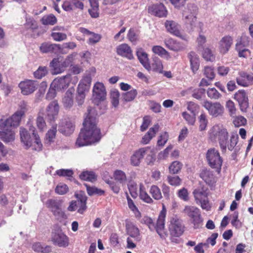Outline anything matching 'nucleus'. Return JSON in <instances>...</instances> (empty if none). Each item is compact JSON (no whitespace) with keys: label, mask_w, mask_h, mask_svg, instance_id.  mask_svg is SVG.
Instances as JSON below:
<instances>
[{"label":"nucleus","mask_w":253,"mask_h":253,"mask_svg":"<svg viewBox=\"0 0 253 253\" xmlns=\"http://www.w3.org/2000/svg\"><path fill=\"white\" fill-rule=\"evenodd\" d=\"M69 85V80L66 75L55 78L51 84V87L58 91L64 90Z\"/></svg>","instance_id":"21"},{"label":"nucleus","mask_w":253,"mask_h":253,"mask_svg":"<svg viewBox=\"0 0 253 253\" xmlns=\"http://www.w3.org/2000/svg\"><path fill=\"white\" fill-rule=\"evenodd\" d=\"M137 94V91L135 89H131L130 91L123 93V100L126 102H130L133 100Z\"/></svg>","instance_id":"46"},{"label":"nucleus","mask_w":253,"mask_h":253,"mask_svg":"<svg viewBox=\"0 0 253 253\" xmlns=\"http://www.w3.org/2000/svg\"><path fill=\"white\" fill-rule=\"evenodd\" d=\"M61 49V45L59 44H51L47 42L43 43L40 46V50L42 53L56 52Z\"/></svg>","instance_id":"32"},{"label":"nucleus","mask_w":253,"mask_h":253,"mask_svg":"<svg viewBox=\"0 0 253 253\" xmlns=\"http://www.w3.org/2000/svg\"><path fill=\"white\" fill-rule=\"evenodd\" d=\"M152 51L156 54L163 56L168 55V52L163 47L159 45H155L152 47Z\"/></svg>","instance_id":"56"},{"label":"nucleus","mask_w":253,"mask_h":253,"mask_svg":"<svg viewBox=\"0 0 253 253\" xmlns=\"http://www.w3.org/2000/svg\"><path fill=\"white\" fill-rule=\"evenodd\" d=\"M233 123L236 127H239L245 126L247 123V120L244 117L239 116L234 118Z\"/></svg>","instance_id":"59"},{"label":"nucleus","mask_w":253,"mask_h":253,"mask_svg":"<svg viewBox=\"0 0 253 253\" xmlns=\"http://www.w3.org/2000/svg\"><path fill=\"white\" fill-rule=\"evenodd\" d=\"M114 176L117 181L120 183H124L126 180V176L124 172L120 170H116L114 174Z\"/></svg>","instance_id":"52"},{"label":"nucleus","mask_w":253,"mask_h":253,"mask_svg":"<svg viewBox=\"0 0 253 253\" xmlns=\"http://www.w3.org/2000/svg\"><path fill=\"white\" fill-rule=\"evenodd\" d=\"M163 69V66L162 61L158 57L153 58L152 63L150 64V68L146 69L148 71H153L157 73H162Z\"/></svg>","instance_id":"38"},{"label":"nucleus","mask_w":253,"mask_h":253,"mask_svg":"<svg viewBox=\"0 0 253 253\" xmlns=\"http://www.w3.org/2000/svg\"><path fill=\"white\" fill-rule=\"evenodd\" d=\"M57 131L56 126H53L46 133L45 142L50 144L54 141Z\"/></svg>","instance_id":"41"},{"label":"nucleus","mask_w":253,"mask_h":253,"mask_svg":"<svg viewBox=\"0 0 253 253\" xmlns=\"http://www.w3.org/2000/svg\"><path fill=\"white\" fill-rule=\"evenodd\" d=\"M30 130L32 132L33 135L31 136L28 131L24 128H20V135L21 142L26 149L32 147L36 151H40L42 145L40 137L35 133V128L32 126Z\"/></svg>","instance_id":"3"},{"label":"nucleus","mask_w":253,"mask_h":253,"mask_svg":"<svg viewBox=\"0 0 253 253\" xmlns=\"http://www.w3.org/2000/svg\"><path fill=\"white\" fill-rule=\"evenodd\" d=\"M127 38L131 42H136L138 41L139 36L134 28H130L127 33Z\"/></svg>","instance_id":"57"},{"label":"nucleus","mask_w":253,"mask_h":253,"mask_svg":"<svg viewBox=\"0 0 253 253\" xmlns=\"http://www.w3.org/2000/svg\"><path fill=\"white\" fill-rule=\"evenodd\" d=\"M50 66L53 68V71L52 73V74H58L62 73L65 68L63 67L61 65V67H60L58 63V60L56 59H53L52 61L50 62Z\"/></svg>","instance_id":"49"},{"label":"nucleus","mask_w":253,"mask_h":253,"mask_svg":"<svg viewBox=\"0 0 253 253\" xmlns=\"http://www.w3.org/2000/svg\"><path fill=\"white\" fill-rule=\"evenodd\" d=\"M24 115V111H17L11 117L6 119L0 120V127L3 128L6 125L12 127L17 126L21 120V117Z\"/></svg>","instance_id":"14"},{"label":"nucleus","mask_w":253,"mask_h":253,"mask_svg":"<svg viewBox=\"0 0 253 253\" xmlns=\"http://www.w3.org/2000/svg\"><path fill=\"white\" fill-rule=\"evenodd\" d=\"M126 226L127 234L130 237L134 238L136 241H140V232L137 226L130 222L126 223Z\"/></svg>","instance_id":"27"},{"label":"nucleus","mask_w":253,"mask_h":253,"mask_svg":"<svg viewBox=\"0 0 253 253\" xmlns=\"http://www.w3.org/2000/svg\"><path fill=\"white\" fill-rule=\"evenodd\" d=\"M80 177L83 180L94 182L96 179V176L92 171H84L80 175Z\"/></svg>","instance_id":"43"},{"label":"nucleus","mask_w":253,"mask_h":253,"mask_svg":"<svg viewBox=\"0 0 253 253\" xmlns=\"http://www.w3.org/2000/svg\"><path fill=\"white\" fill-rule=\"evenodd\" d=\"M3 128L0 127V138L5 143L12 142L15 139V132L12 127L5 125Z\"/></svg>","instance_id":"22"},{"label":"nucleus","mask_w":253,"mask_h":253,"mask_svg":"<svg viewBox=\"0 0 253 253\" xmlns=\"http://www.w3.org/2000/svg\"><path fill=\"white\" fill-rule=\"evenodd\" d=\"M62 102L64 107L66 109H70L73 105V92L71 89H69L62 98Z\"/></svg>","instance_id":"33"},{"label":"nucleus","mask_w":253,"mask_h":253,"mask_svg":"<svg viewBox=\"0 0 253 253\" xmlns=\"http://www.w3.org/2000/svg\"><path fill=\"white\" fill-rule=\"evenodd\" d=\"M91 81L90 74H88L84 76L78 84L77 93L85 94L86 92H88L90 87Z\"/></svg>","instance_id":"24"},{"label":"nucleus","mask_w":253,"mask_h":253,"mask_svg":"<svg viewBox=\"0 0 253 253\" xmlns=\"http://www.w3.org/2000/svg\"><path fill=\"white\" fill-rule=\"evenodd\" d=\"M148 150V148H141L136 151L131 157V164L134 166H138Z\"/></svg>","instance_id":"26"},{"label":"nucleus","mask_w":253,"mask_h":253,"mask_svg":"<svg viewBox=\"0 0 253 253\" xmlns=\"http://www.w3.org/2000/svg\"><path fill=\"white\" fill-rule=\"evenodd\" d=\"M136 55L139 62L141 63L143 66L146 69H148L150 68V64L149 63V59L148 54L142 48H140L137 51Z\"/></svg>","instance_id":"35"},{"label":"nucleus","mask_w":253,"mask_h":253,"mask_svg":"<svg viewBox=\"0 0 253 253\" xmlns=\"http://www.w3.org/2000/svg\"><path fill=\"white\" fill-rule=\"evenodd\" d=\"M165 44L168 48L174 51H178L182 49V46L179 42L171 38L166 39Z\"/></svg>","instance_id":"37"},{"label":"nucleus","mask_w":253,"mask_h":253,"mask_svg":"<svg viewBox=\"0 0 253 253\" xmlns=\"http://www.w3.org/2000/svg\"><path fill=\"white\" fill-rule=\"evenodd\" d=\"M196 203L200 205L202 209L208 211L211 209L207 189L204 187H200L195 189L193 192Z\"/></svg>","instance_id":"6"},{"label":"nucleus","mask_w":253,"mask_h":253,"mask_svg":"<svg viewBox=\"0 0 253 253\" xmlns=\"http://www.w3.org/2000/svg\"><path fill=\"white\" fill-rule=\"evenodd\" d=\"M37 126L38 128L42 131L46 127V124L43 118V110L40 111L36 121Z\"/></svg>","instance_id":"48"},{"label":"nucleus","mask_w":253,"mask_h":253,"mask_svg":"<svg viewBox=\"0 0 253 253\" xmlns=\"http://www.w3.org/2000/svg\"><path fill=\"white\" fill-rule=\"evenodd\" d=\"M59 106L57 100L51 102L46 108V117L48 121H53L57 118Z\"/></svg>","instance_id":"19"},{"label":"nucleus","mask_w":253,"mask_h":253,"mask_svg":"<svg viewBox=\"0 0 253 253\" xmlns=\"http://www.w3.org/2000/svg\"><path fill=\"white\" fill-rule=\"evenodd\" d=\"M199 128L201 130H205L208 124V120L205 113H202L199 117Z\"/></svg>","instance_id":"62"},{"label":"nucleus","mask_w":253,"mask_h":253,"mask_svg":"<svg viewBox=\"0 0 253 253\" xmlns=\"http://www.w3.org/2000/svg\"><path fill=\"white\" fill-rule=\"evenodd\" d=\"M159 126L158 124L155 125L153 127H151L146 134L142 137L141 143L144 144H148L152 138L154 137L158 131Z\"/></svg>","instance_id":"34"},{"label":"nucleus","mask_w":253,"mask_h":253,"mask_svg":"<svg viewBox=\"0 0 253 253\" xmlns=\"http://www.w3.org/2000/svg\"><path fill=\"white\" fill-rule=\"evenodd\" d=\"M233 43V39L230 36H225L219 42V50L221 53L225 54L229 50Z\"/></svg>","instance_id":"29"},{"label":"nucleus","mask_w":253,"mask_h":253,"mask_svg":"<svg viewBox=\"0 0 253 253\" xmlns=\"http://www.w3.org/2000/svg\"><path fill=\"white\" fill-rule=\"evenodd\" d=\"M183 164L181 162L177 161H174L169 166V172L171 174H177L181 170Z\"/></svg>","instance_id":"42"},{"label":"nucleus","mask_w":253,"mask_h":253,"mask_svg":"<svg viewBox=\"0 0 253 253\" xmlns=\"http://www.w3.org/2000/svg\"><path fill=\"white\" fill-rule=\"evenodd\" d=\"M91 9H88V12L92 18H97L99 16V5L96 0H89Z\"/></svg>","instance_id":"40"},{"label":"nucleus","mask_w":253,"mask_h":253,"mask_svg":"<svg viewBox=\"0 0 253 253\" xmlns=\"http://www.w3.org/2000/svg\"><path fill=\"white\" fill-rule=\"evenodd\" d=\"M51 36L54 41L57 42L65 40L67 38L66 34L58 32H53Z\"/></svg>","instance_id":"58"},{"label":"nucleus","mask_w":253,"mask_h":253,"mask_svg":"<svg viewBox=\"0 0 253 253\" xmlns=\"http://www.w3.org/2000/svg\"><path fill=\"white\" fill-rule=\"evenodd\" d=\"M48 73L47 68L45 66H40L34 73V77L38 79H41L45 76Z\"/></svg>","instance_id":"50"},{"label":"nucleus","mask_w":253,"mask_h":253,"mask_svg":"<svg viewBox=\"0 0 253 253\" xmlns=\"http://www.w3.org/2000/svg\"><path fill=\"white\" fill-rule=\"evenodd\" d=\"M74 130V125L69 118H64L60 120L58 126L59 132L68 135L71 134Z\"/></svg>","instance_id":"17"},{"label":"nucleus","mask_w":253,"mask_h":253,"mask_svg":"<svg viewBox=\"0 0 253 253\" xmlns=\"http://www.w3.org/2000/svg\"><path fill=\"white\" fill-rule=\"evenodd\" d=\"M139 197L143 202L150 204L153 203V200L146 192L144 185L141 183L139 184Z\"/></svg>","instance_id":"39"},{"label":"nucleus","mask_w":253,"mask_h":253,"mask_svg":"<svg viewBox=\"0 0 253 253\" xmlns=\"http://www.w3.org/2000/svg\"><path fill=\"white\" fill-rule=\"evenodd\" d=\"M120 93L118 90L114 89L111 91V98L112 104L115 107L118 106L119 104Z\"/></svg>","instance_id":"53"},{"label":"nucleus","mask_w":253,"mask_h":253,"mask_svg":"<svg viewBox=\"0 0 253 253\" xmlns=\"http://www.w3.org/2000/svg\"><path fill=\"white\" fill-rule=\"evenodd\" d=\"M95 110L88 107L87 115L83 123L82 129L76 141V145L82 147L98 142L101 138L100 130L96 126Z\"/></svg>","instance_id":"1"},{"label":"nucleus","mask_w":253,"mask_h":253,"mask_svg":"<svg viewBox=\"0 0 253 253\" xmlns=\"http://www.w3.org/2000/svg\"><path fill=\"white\" fill-rule=\"evenodd\" d=\"M234 98L240 106L242 112H245L249 107V99L247 93L244 90H240L234 94Z\"/></svg>","instance_id":"18"},{"label":"nucleus","mask_w":253,"mask_h":253,"mask_svg":"<svg viewBox=\"0 0 253 253\" xmlns=\"http://www.w3.org/2000/svg\"><path fill=\"white\" fill-rule=\"evenodd\" d=\"M202 54L203 58L207 61H212L214 60L213 52L209 48H204Z\"/></svg>","instance_id":"54"},{"label":"nucleus","mask_w":253,"mask_h":253,"mask_svg":"<svg viewBox=\"0 0 253 253\" xmlns=\"http://www.w3.org/2000/svg\"><path fill=\"white\" fill-rule=\"evenodd\" d=\"M149 192L152 197L156 200H159L163 197L160 189L156 185H153L151 186Z\"/></svg>","instance_id":"47"},{"label":"nucleus","mask_w":253,"mask_h":253,"mask_svg":"<svg viewBox=\"0 0 253 253\" xmlns=\"http://www.w3.org/2000/svg\"><path fill=\"white\" fill-rule=\"evenodd\" d=\"M41 22L43 25H53L57 22L56 17L52 14L47 15H44L41 19Z\"/></svg>","instance_id":"45"},{"label":"nucleus","mask_w":253,"mask_h":253,"mask_svg":"<svg viewBox=\"0 0 253 253\" xmlns=\"http://www.w3.org/2000/svg\"><path fill=\"white\" fill-rule=\"evenodd\" d=\"M197 13V7L193 4H188L183 12L185 24L189 25L191 30H193L196 27Z\"/></svg>","instance_id":"9"},{"label":"nucleus","mask_w":253,"mask_h":253,"mask_svg":"<svg viewBox=\"0 0 253 253\" xmlns=\"http://www.w3.org/2000/svg\"><path fill=\"white\" fill-rule=\"evenodd\" d=\"M116 51L118 55L131 60L133 58L130 46L126 43H123L117 47Z\"/></svg>","instance_id":"25"},{"label":"nucleus","mask_w":253,"mask_h":253,"mask_svg":"<svg viewBox=\"0 0 253 253\" xmlns=\"http://www.w3.org/2000/svg\"><path fill=\"white\" fill-rule=\"evenodd\" d=\"M51 241L59 247L66 248L69 244V238L61 231L52 232Z\"/></svg>","instance_id":"15"},{"label":"nucleus","mask_w":253,"mask_h":253,"mask_svg":"<svg viewBox=\"0 0 253 253\" xmlns=\"http://www.w3.org/2000/svg\"><path fill=\"white\" fill-rule=\"evenodd\" d=\"M37 86L38 83L36 81L30 80L21 82L19 84L21 93L25 95L33 93L37 88Z\"/></svg>","instance_id":"16"},{"label":"nucleus","mask_w":253,"mask_h":253,"mask_svg":"<svg viewBox=\"0 0 253 253\" xmlns=\"http://www.w3.org/2000/svg\"><path fill=\"white\" fill-rule=\"evenodd\" d=\"M169 183L172 186H179L181 184V179L178 176H168Z\"/></svg>","instance_id":"60"},{"label":"nucleus","mask_w":253,"mask_h":253,"mask_svg":"<svg viewBox=\"0 0 253 253\" xmlns=\"http://www.w3.org/2000/svg\"><path fill=\"white\" fill-rule=\"evenodd\" d=\"M203 106L208 111L209 114L213 117L221 116L224 112V107L219 102H211L205 101Z\"/></svg>","instance_id":"11"},{"label":"nucleus","mask_w":253,"mask_h":253,"mask_svg":"<svg viewBox=\"0 0 253 253\" xmlns=\"http://www.w3.org/2000/svg\"><path fill=\"white\" fill-rule=\"evenodd\" d=\"M187 108L192 114L196 115L199 109V106L195 103L190 101L187 103Z\"/></svg>","instance_id":"61"},{"label":"nucleus","mask_w":253,"mask_h":253,"mask_svg":"<svg viewBox=\"0 0 253 253\" xmlns=\"http://www.w3.org/2000/svg\"><path fill=\"white\" fill-rule=\"evenodd\" d=\"M236 82L238 85L242 86H248L253 84V74L240 72L238 76L236 78Z\"/></svg>","instance_id":"23"},{"label":"nucleus","mask_w":253,"mask_h":253,"mask_svg":"<svg viewBox=\"0 0 253 253\" xmlns=\"http://www.w3.org/2000/svg\"><path fill=\"white\" fill-rule=\"evenodd\" d=\"M183 212L190 218L194 228H199L202 226L203 219L199 209L195 206H186Z\"/></svg>","instance_id":"8"},{"label":"nucleus","mask_w":253,"mask_h":253,"mask_svg":"<svg viewBox=\"0 0 253 253\" xmlns=\"http://www.w3.org/2000/svg\"><path fill=\"white\" fill-rule=\"evenodd\" d=\"M106 91L103 83L97 82L93 88V101L94 103L98 104V103L105 99Z\"/></svg>","instance_id":"12"},{"label":"nucleus","mask_w":253,"mask_h":253,"mask_svg":"<svg viewBox=\"0 0 253 253\" xmlns=\"http://www.w3.org/2000/svg\"><path fill=\"white\" fill-rule=\"evenodd\" d=\"M200 176L208 185H212L216 181L215 177L212 172L210 170L207 169H203L200 173Z\"/></svg>","instance_id":"30"},{"label":"nucleus","mask_w":253,"mask_h":253,"mask_svg":"<svg viewBox=\"0 0 253 253\" xmlns=\"http://www.w3.org/2000/svg\"><path fill=\"white\" fill-rule=\"evenodd\" d=\"M166 215V210L163 207L162 210L159 214L156 225H155L153 219L147 216L143 217L140 220V222L142 224L146 225L151 231L155 229L160 236L163 238L164 237L165 234L164 228Z\"/></svg>","instance_id":"4"},{"label":"nucleus","mask_w":253,"mask_h":253,"mask_svg":"<svg viewBox=\"0 0 253 253\" xmlns=\"http://www.w3.org/2000/svg\"><path fill=\"white\" fill-rule=\"evenodd\" d=\"M148 12L159 17H166L168 11L162 3L153 4L148 7Z\"/></svg>","instance_id":"20"},{"label":"nucleus","mask_w":253,"mask_h":253,"mask_svg":"<svg viewBox=\"0 0 253 253\" xmlns=\"http://www.w3.org/2000/svg\"><path fill=\"white\" fill-rule=\"evenodd\" d=\"M77 55L76 53H73L69 55L61 63V65L64 68H66L71 65L75 57Z\"/></svg>","instance_id":"63"},{"label":"nucleus","mask_w":253,"mask_h":253,"mask_svg":"<svg viewBox=\"0 0 253 253\" xmlns=\"http://www.w3.org/2000/svg\"><path fill=\"white\" fill-rule=\"evenodd\" d=\"M249 42L245 36H242L236 44V50L241 58H247L251 55L250 50L247 48Z\"/></svg>","instance_id":"13"},{"label":"nucleus","mask_w":253,"mask_h":253,"mask_svg":"<svg viewBox=\"0 0 253 253\" xmlns=\"http://www.w3.org/2000/svg\"><path fill=\"white\" fill-rule=\"evenodd\" d=\"M165 25L168 32L177 37H180V26L176 22L172 20H167Z\"/></svg>","instance_id":"28"},{"label":"nucleus","mask_w":253,"mask_h":253,"mask_svg":"<svg viewBox=\"0 0 253 253\" xmlns=\"http://www.w3.org/2000/svg\"><path fill=\"white\" fill-rule=\"evenodd\" d=\"M207 94L210 98L214 99H217L220 96V93L214 87L209 88L207 90Z\"/></svg>","instance_id":"64"},{"label":"nucleus","mask_w":253,"mask_h":253,"mask_svg":"<svg viewBox=\"0 0 253 253\" xmlns=\"http://www.w3.org/2000/svg\"><path fill=\"white\" fill-rule=\"evenodd\" d=\"M76 197L78 198L80 204V208L78 210V212L82 214L84 212V211L86 209V197L84 195H82L81 194H77Z\"/></svg>","instance_id":"44"},{"label":"nucleus","mask_w":253,"mask_h":253,"mask_svg":"<svg viewBox=\"0 0 253 253\" xmlns=\"http://www.w3.org/2000/svg\"><path fill=\"white\" fill-rule=\"evenodd\" d=\"M188 57L190 62L191 69L195 74L199 69L200 66L199 58L197 54L193 51L189 53Z\"/></svg>","instance_id":"31"},{"label":"nucleus","mask_w":253,"mask_h":253,"mask_svg":"<svg viewBox=\"0 0 253 253\" xmlns=\"http://www.w3.org/2000/svg\"><path fill=\"white\" fill-rule=\"evenodd\" d=\"M33 250L38 253H49L52 252L51 246L42 244L40 242L34 243L32 246Z\"/></svg>","instance_id":"36"},{"label":"nucleus","mask_w":253,"mask_h":253,"mask_svg":"<svg viewBox=\"0 0 253 253\" xmlns=\"http://www.w3.org/2000/svg\"><path fill=\"white\" fill-rule=\"evenodd\" d=\"M169 229L172 236L179 237L183 233L184 226L182 220L177 216L174 215L170 219Z\"/></svg>","instance_id":"10"},{"label":"nucleus","mask_w":253,"mask_h":253,"mask_svg":"<svg viewBox=\"0 0 253 253\" xmlns=\"http://www.w3.org/2000/svg\"><path fill=\"white\" fill-rule=\"evenodd\" d=\"M211 139L215 140L218 139L219 144L223 152H226L227 148L229 150L232 151L238 142V135H232L230 142L228 141V133L227 129L222 126L219 125L214 126L211 129L210 133Z\"/></svg>","instance_id":"2"},{"label":"nucleus","mask_w":253,"mask_h":253,"mask_svg":"<svg viewBox=\"0 0 253 253\" xmlns=\"http://www.w3.org/2000/svg\"><path fill=\"white\" fill-rule=\"evenodd\" d=\"M63 202L59 200L49 199L46 202L47 207L50 210L55 218L59 221L68 217L62 209Z\"/></svg>","instance_id":"5"},{"label":"nucleus","mask_w":253,"mask_h":253,"mask_svg":"<svg viewBox=\"0 0 253 253\" xmlns=\"http://www.w3.org/2000/svg\"><path fill=\"white\" fill-rule=\"evenodd\" d=\"M84 185L86 188L87 193L90 196L94 195L100 196L104 193V191L100 189H98L95 187H90L86 184Z\"/></svg>","instance_id":"51"},{"label":"nucleus","mask_w":253,"mask_h":253,"mask_svg":"<svg viewBox=\"0 0 253 253\" xmlns=\"http://www.w3.org/2000/svg\"><path fill=\"white\" fill-rule=\"evenodd\" d=\"M128 188L132 197L136 198L138 196L137 184L133 181L130 182L128 184Z\"/></svg>","instance_id":"55"},{"label":"nucleus","mask_w":253,"mask_h":253,"mask_svg":"<svg viewBox=\"0 0 253 253\" xmlns=\"http://www.w3.org/2000/svg\"><path fill=\"white\" fill-rule=\"evenodd\" d=\"M206 158L209 166L212 169H216L219 173L222 165V159L218 150L215 148L208 150L206 154Z\"/></svg>","instance_id":"7"}]
</instances>
